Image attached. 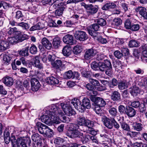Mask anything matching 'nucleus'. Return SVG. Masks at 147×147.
<instances>
[{
	"instance_id": "nucleus-1",
	"label": "nucleus",
	"mask_w": 147,
	"mask_h": 147,
	"mask_svg": "<svg viewBox=\"0 0 147 147\" xmlns=\"http://www.w3.org/2000/svg\"><path fill=\"white\" fill-rule=\"evenodd\" d=\"M10 139L12 147H27L26 144L28 145H31V140L29 138H26L25 139L20 138L16 140L15 137L11 135Z\"/></svg>"
},
{
	"instance_id": "nucleus-2",
	"label": "nucleus",
	"mask_w": 147,
	"mask_h": 147,
	"mask_svg": "<svg viewBox=\"0 0 147 147\" xmlns=\"http://www.w3.org/2000/svg\"><path fill=\"white\" fill-rule=\"evenodd\" d=\"M80 125L78 124L71 123L69 125L68 129L66 133V135L71 138H75L76 136L81 134Z\"/></svg>"
},
{
	"instance_id": "nucleus-3",
	"label": "nucleus",
	"mask_w": 147,
	"mask_h": 147,
	"mask_svg": "<svg viewBox=\"0 0 147 147\" xmlns=\"http://www.w3.org/2000/svg\"><path fill=\"white\" fill-rule=\"evenodd\" d=\"M96 101L92 104V108L94 109L96 113L97 114L100 113L102 111L101 107H104L106 104V102L102 98L97 97Z\"/></svg>"
},
{
	"instance_id": "nucleus-4",
	"label": "nucleus",
	"mask_w": 147,
	"mask_h": 147,
	"mask_svg": "<svg viewBox=\"0 0 147 147\" xmlns=\"http://www.w3.org/2000/svg\"><path fill=\"white\" fill-rule=\"evenodd\" d=\"M33 142L31 145H28L31 147H41L42 143V142L41 136L38 134H35L32 136Z\"/></svg>"
},
{
	"instance_id": "nucleus-5",
	"label": "nucleus",
	"mask_w": 147,
	"mask_h": 147,
	"mask_svg": "<svg viewBox=\"0 0 147 147\" xmlns=\"http://www.w3.org/2000/svg\"><path fill=\"white\" fill-rule=\"evenodd\" d=\"M84 126L87 127L85 130L83 131L84 132L92 135H95L96 134V132L92 128L94 126L93 122L92 121L86 120Z\"/></svg>"
},
{
	"instance_id": "nucleus-6",
	"label": "nucleus",
	"mask_w": 147,
	"mask_h": 147,
	"mask_svg": "<svg viewBox=\"0 0 147 147\" xmlns=\"http://www.w3.org/2000/svg\"><path fill=\"white\" fill-rule=\"evenodd\" d=\"M100 27L97 23H94L90 25L89 28L88 29V31L89 34L93 37L97 36L98 32L97 31L99 29Z\"/></svg>"
},
{
	"instance_id": "nucleus-7",
	"label": "nucleus",
	"mask_w": 147,
	"mask_h": 147,
	"mask_svg": "<svg viewBox=\"0 0 147 147\" xmlns=\"http://www.w3.org/2000/svg\"><path fill=\"white\" fill-rule=\"evenodd\" d=\"M60 105L63 111L66 115L71 116L75 113V111L72 108L67 104L62 103H61Z\"/></svg>"
},
{
	"instance_id": "nucleus-8",
	"label": "nucleus",
	"mask_w": 147,
	"mask_h": 147,
	"mask_svg": "<svg viewBox=\"0 0 147 147\" xmlns=\"http://www.w3.org/2000/svg\"><path fill=\"white\" fill-rule=\"evenodd\" d=\"M84 7L86 8L88 15H92L96 14L98 8L97 5H94L92 4H85Z\"/></svg>"
},
{
	"instance_id": "nucleus-9",
	"label": "nucleus",
	"mask_w": 147,
	"mask_h": 147,
	"mask_svg": "<svg viewBox=\"0 0 147 147\" xmlns=\"http://www.w3.org/2000/svg\"><path fill=\"white\" fill-rule=\"evenodd\" d=\"M74 36L77 40L82 41H84L88 39V36L86 33L80 30L75 32Z\"/></svg>"
},
{
	"instance_id": "nucleus-10",
	"label": "nucleus",
	"mask_w": 147,
	"mask_h": 147,
	"mask_svg": "<svg viewBox=\"0 0 147 147\" xmlns=\"http://www.w3.org/2000/svg\"><path fill=\"white\" fill-rule=\"evenodd\" d=\"M96 53V50L93 48L86 49L84 57L85 59L89 60L92 58Z\"/></svg>"
},
{
	"instance_id": "nucleus-11",
	"label": "nucleus",
	"mask_w": 147,
	"mask_h": 147,
	"mask_svg": "<svg viewBox=\"0 0 147 147\" xmlns=\"http://www.w3.org/2000/svg\"><path fill=\"white\" fill-rule=\"evenodd\" d=\"M91 107V103L90 99L86 97H84L82 101L81 105V112H84L86 109H90Z\"/></svg>"
},
{
	"instance_id": "nucleus-12",
	"label": "nucleus",
	"mask_w": 147,
	"mask_h": 147,
	"mask_svg": "<svg viewBox=\"0 0 147 147\" xmlns=\"http://www.w3.org/2000/svg\"><path fill=\"white\" fill-rule=\"evenodd\" d=\"M101 118L104 125L106 127L110 129L113 128V123L114 118L110 119L105 116H103Z\"/></svg>"
},
{
	"instance_id": "nucleus-13",
	"label": "nucleus",
	"mask_w": 147,
	"mask_h": 147,
	"mask_svg": "<svg viewBox=\"0 0 147 147\" xmlns=\"http://www.w3.org/2000/svg\"><path fill=\"white\" fill-rule=\"evenodd\" d=\"M63 41L65 43L69 45L75 44L76 43L73 36L69 34H67L64 36L63 38Z\"/></svg>"
},
{
	"instance_id": "nucleus-14",
	"label": "nucleus",
	"mask_w": 147,
	"mask_h": 147,
	"mask_svg": "<svg viewBox=\"0 0 147 147\" xmlns=\"http://www.w3.org/2000/svg\"><path fill=\"white\" fill-rule=\"evenodd\" d=\"M37 121V119L35 120V122L36 123L35 127L37 128L39 132L43 135L48 127L40 122H36Z\"/></svg>"
},
{
	"instance_id": "nucleus-15",
	"label": "nucleus",
	"mask_w": 147,
	"mask_h": 147,
	"mask_svg": "<svg viewBox=\"0 0 147 147\" xmlns=\"http://www.w3.org/2000/svg\"><path fill=\"white\" fill-rule=\"evenodd\" d=\"M31 89L33 91H36L40 87V85L38 80L36 78H33L30 80Z\"/></svg>"
},
{
	"instance_id": "nucleus-16",
	"label": "nucleus",
	"mask_w": 147,
	"mask_h": 147,
	"mask_svg": "<svg viewBox=\"0 0 147 147\" xmlns=\"http://www.w3.org/2000/svg\"><path fill=\"white\" fill-rule=\"evenodd\" d=\"M136 110L133 107L129 106L126 107L125 111L126 114L129 117H132L136 115Z\"/></svg>"
},
{
	"instance_id": "nucleus-17",
	"label": "nucleus",
	"mask_w": 147,
	"mask_h": 147,
	"mask_svg": "<svg viewBox=\"0 0 147 147\" xmlns=\"http://www.w3.org/2000/svg\"><path fill=\"white\" fill-rule=\"evenodd\" d=\"M135 10L144 19H147V11L145 8L142 7H139L137 8Z\"/></svg>"
},
{
	"instance_id": "nucleus-18",
	"label": "nucleus",
	"mask_w": 147,
	"mask_h": 147,
	"mask_svg": "<svg viewBox=\"0 0 147 147\" xmlns=\"http://www.w3.org/2000/svg\"><path fill=\"white\" fill-rule=\"evenodd\" d=\"M111 98L112 100L115 102H118L121 100V94L117 91H114L112 92Z\"/></svg>"
},
{
	"instance_id": "nucleus-19",
	"label": "nucleus",
	"mask_w": 147,
	"mask_h": 147,
	"mask_svg": "<svg viewBox=\"0 0 147 147\" xmlns=\"http://www.w3.org/2000/svg\"><path fill=\"white\" fill-rule=\"evenodd\" d=\"M81 134L76 136V138H80L83 144L86 143L90 139L91 135L89 134L84 135L83 133L81 132Z\"/></svg>"
},
{
	"instance_id": "nucleus-20",
	"label": "nucleus",
	"mask_w": 147,
	"mask_h": 147,
	"mask_svg": "<svg viewBox=\"0 0 147 147\" xmlns=\"http://www.w3.org/2000/svg\"><path fill=\"white\" fill-rule=\"evenodd\" d=\"M9 48V43L7 40L4 39L0 42V52H2Z\"/></svg>"
},
{
	"instance_id": "nucleus-21",
	"label": "nucleus",
	"mask_w": 147,
	"mask_h": 147,
	"mask_svg": "<svg viewBox=\"0 0 147 147\" xmlns=\"http://www.w3.org/2000/svg\"><path fill=\"white\" fill-rule=\"evenodd\" d=\"M41 42L43 46L47 49L50 50L52 48L51 43L46 38H43Z\"/></svg>"
},
{
	"instance_id": "nucleus-22",
	"label": "nucleus",
	"mask_w": 147,
	"mask_h": 147,
	"mask_svg": "<svg viewBox=\"0 0 147 147\" xmlns=\"http://www.w3.org/2000/svg\"><path fill=\"white\" fill-rule=\"evenodd\" d=\"M3 82L7 86H12L13 84V80L12 78L7 76L3 78L2 79Z\"/></svg>"
},
{
	"instance_id": "nucleus-23",
	"label": "nucleus",
	"mask_w": 147,
	"mask_h": 147,
	"mask_svg": "<svg viewBox=\"0 0 147 147\" xmlns=\"http://www.w3.org/2000/svg\"><path fill=\"white\" fill-rule=\"evenodd\" d=\"M41 121L46 124L50 125H52V121L50 117L47 115H44L40 118Z\"/></svg>"
},
{
	"instance_id": "nucleus-24",
	"label": "nucleus",
	"mask_w": 147,
	"mask_h": 147,
	"mask_svg": "<svg viewBox=\"0 0 147 147\" xmlns=\"http://www.w3.org/2000/svg\"><path fill=\"white\" fill-rule=\"evenodd\" d=\"M130 92L133 96H136L140 93V90L138 87L136 86H133L129 88Z\"/></svg>"
},
{
	"instance_id": "nucleus-25",
	"label": "nucleus",
	"mask_w": 147,
	"mask_h": 147,
	"mask_svg": "<svg viewBox=\"0 0 147 147\" xmlns=\"http://www.w3.org/2000/svg\"><path fill=\"white\" fill-rule=\"evenodd\" d=\"M46 82L51 85L57 84L59 83V81L57 78L52 76L48 78Z\"/></svg>"
},
{
	"instance_id": "nucleus-26",
	"label": "nucleus",
	"mask_w": 147,
	"mask_h": 147,
	"mask_svg": "<svg viewBox=\"0 0 147 147\" xmlns=\"http://www.w3.org/2000/svg\"><path fill=\"white\" fill-rule=\"evenodd\" d=\"M116 5L113 3L109 2L105 4L102 9L103 10H107L110 9H114L116 7Z\"/></svg>"
},
{
	"instance_id": "nucleus-27",
	"label": "nucleus",
	"mask_w": 147,
	"mask_h": 147,
	"mask_svg": "<svg viewBox=\"0 0 147 147\" xmlns=\"http://www.w3.org/2000/svg\"><path fill=\"white\" fill-rule=\"evenodd\" d=\"M44 28L45 26L43 24L38 22L35 25L32 26L29 30L30 31H34L35 30L42 29Z\"/></svg>"
},
{
	"instance_id": "nucleus-28",
	"label": "nucleus",
	"mask_w": 147,
	"mask_h": 147,
	"mask_svg": "<svg viewBox=\"0 0 147 147\" xmlns=\"http://www.w3.org/2000/svg\"><path fill=\"white\" fill-rule=\"evenodd\" d=\"M8 34L10 35H18L21 33L20 31H18L16 28H9L7 32Z\"/></svg>"
},
{
	"instance_id": "nucleus-29",
	"label": "nucleus",
	"mask_w": 147,
	"mask_h": 147,
	"mask_svg": "<svg viewBox=\"0 0 147 147\" xmlns=\"http://www.w3.org/2000/svg\"><path fill=\"white\" fill-rule=\"evenodd\" d=\"M71 103L74 106V107L76 109H81V105L82 103L78 99H77L76 98H74L72 100L71 102Z\"/></svg>"
},
{
	"instance_id": "nucleus-30",
	"label": "nucleus",
	"mask_w": 147,
	"mask_h": 147,
	"mask_svg": "<svg viewBox=\"0 0 147 147\" xmlns=\"http://www.w3.org/2000/svg\"><path fill=\"white\" fill-rule=\"evenodd\" d=\"M62 52L63 55L66 56H69L71 53V49L70 46H66L63 48Z\"/></svg>"
},
{
	"instance_id": "nucleus-31",
	"label": "nucleus",
	"mask_w": 147,
	"mask_h": 147,
	"mask_svg": "<svg viewBox=\"0 0 147 147\" xmlns=\"http://www.w3.org/2000/svg\"><path fill=\"white\" fill-rule=\"evenodd\" d=\"M49 110L51 113V114H52V113L53 114H55V113H57L59 116L62 115L64 114L62 111L60 109H57V108L56 106H55L54 107H52L51 109H49Z\"/></svg>"
},
{
	"instance_id": "nucleus-32",
	"label": "nucleus",
	"mask_w": 147,
	"mask_h": 147,
	"mask_svg": "<svg viewBox=\"0 0 147 147\" xmlns=\"http://www.w3.org/2000/svg\"><path fill=\"white\" fill-rule=\"evenodd\" d=\"M29 48V47L28 46L24 48L19 51V54L24 57L28 56L29 55L28 52Z\"/></svg>"
},
{
	"instance_id": "nucleus-33",
	"label": "nucleus",
	"mask_w": 147,
	"mask_h": 147,
	"mask_svg": "<svg viewBox=\"0 0 147 147\" xmlns=\"http://www.w3.org/2000/svg\"><path fill=\"white\" fill-rule=\"evenodd\" d=\"M54 135V133L53 130L48 127L43 136L45 137L50 138L53 137Z\"/></svg>"
},
{
	"instance_id": "nucleus-34",
	"label": "nucleus",
	"mask_w": 147,
	"mask_h": 147,
	"mask_svg": "<svg viewBox=\"0 0 147 147\" xmlns=\"http://www.w3.org/2000/svg\"><path fill=\"white\" fill-rule=\"evenodd\" d=\"M140 43L137 40L132 39L129 41V46L130 47H137L140 46Z\"/></svg>"
},
{
	"instance_id": "nucleus-35",
	"label": "nucleus",
	"mask_w": 147,
	"mask_h": 147,
	"mask_svg": "<svg viewBox=\"0 0 147 147\" xmlns=\"http://www.w3.org/2000/svg\"><path fill=\"white\" fill-rule=\"evenodd\" d=\"M61 42L59 37H56L54 38L53 41V45L55 48H57L59 46Z\"/></svg>"
},
{
	"instance_id": "nucleus-36",
	"label": "nucleus",
	"mask_w": 147,
	"mask_h": 147,
	"mask_svg": "<svg viewBox=\"0 0 147 147\" xmlns=\"http://www.w3.org/2000/svg\"><path fill=\"white\" fill-rule=\"evenodd\" d=\"M62 64V62L61 60L57 59L51 64L53 67L56 69H59L61 67Z\"/></svg>"
},
{
	"instance_id": "nucleus-37",
	"label": "nucleus",
	"mask_w": 147,
	"mask_h": 147,
	"mask_svg": "<svg viewBox=\"0 0 147 147\" xmlns=\"http://www.w3.org/2000/svg\"><path fill=\"white\" fill-rule=\"evenodd\" d=\"M132 128L135 130L140 131L142 130V125L140 123H134L132 124Z\"/></svg>"
},
{
	"instance_id": "nucleus-38",
	"label": "nucleus",
	"mask_w": 147,
	"mask_h": 147,
	"mask_svg": "<svg viewBox=\"0 0 147 147\" xmlns=\"http://www.w3.org/2000/svg\"><path fill=\"white\" fill-rule=\"evenodd\" d=\"M82 48L81 46L77 45L75 46L73 49V52L76 55L80 53L82 51Z\"/></svg>"
},
{
	"instance_id": "nucleus-39",
	"label": "nucleus",
	"mask_w": 147,
	"mask_h": 147,
	"mask_svg": "<svg viewBox=\"0 0 147 147\" xmlns=\"http://www.w3.org/2000/svg\"><path fill=\"white\" fill-rule=\"evenodd\" d=\"M18 42H22L28 39V36L26 35H22L21 34L16 36Z\"/></svg>"
},
{
	"instance_id": "nucleus-40",
	"label": "nucleus",
	"mask_w": 147,
	"mask_h": 147,
	"mask_svg": "<svg viewBox=\"0 0 147 147\" xmlns=\"http://www.w3.org/2000/svg\"><path fill=\"white\" fill-rule=\"evenodd\" d=\"M3 59L5 62L4 64L6 65H8L11 63V57L7 55H3Z\"/></svg>"
},
{
	"instance_id": "nucleus-41",
	"label": "nucleus",
	"mask_w": 147,
	"mask_h": 147,
	"mask_svg": "<svg viewBox=\"0 0 147 147\" xmlns=\"http://www.w3.org/2000/svg\"><path fill=\"white\" fill-rule=\"evenodd\" d=\"M120 125L121 128L124 130L129 131L130 130L129 126L126 123L124 122H120Z\"/></svg>"
},
{
	"instance_id": "nucleus-42",
	"label": "nucleus",
	"mask_w": 147,
	"mask_h": 147,
	"mask_svg": "<svg viewBox=\"0 0 147 147\" xmlns=\"http://www.w3.org/2000/svg\"><path fill=\"white\" fill-rule=\"evenodd\" d=\"M127 87V84L124 81H121L118 84V88L120 90L125 89Z\"/></svg>"
},
{
	"instance_id": "nucleus-43",
	"label": "nucleus",
	"mask_w": 147,
	"mask_h": 147,
	"mask_svg": "<svg viewBox=\"0 0 147 147\" xmlns=\"http://www.w3.org/2000/svg\"><path fill=\"white\" fill-rule=\"evenodd\" d=\"M100 135L101 139L102 142H111V139L109 138L108 136L106 134H100Z\"/></svg>"
},
{
	"instance_id": "nucleus-44",
	"label": "nucleus",
	"mask_w": 147,
	"mask_h": 147,
	"mask_svg": "<svg viewBox=\"0 0 147 147\" xmlns=\"http://www.w3.org/2000/svg\"><path fill=\"white\" fill-rule=\"evenodd\" d=\"M109 114L113 117H115L117 115V110L115 107L109 108Z\"/></svg>"
},
{
	"instance_id": "nucleus-45",
	"label": "nucleus",
	"mask_w": 147,
	"mask_h": 147,
	"mask_svg": "<svg viewBox=\"0 0 147 147\" xmlns=\"http://www.w3.org/2000/svg\"><path fill=\"white\" fill-rule=\"evenodd\" d=\"M17 25L22 27L23 29L26 30H28L30 28V26L29 24L24 22L18 23L17 24Z\"/></svg>"
},
{
	"instance_id": "nucleus-46",
	"label": "nucleus",
	"mask_w": 147,
	"mask_h": 147,
	"mask_svg": "<svg viewBox=\"0 0 147 147\" xmlns=\"http://www.w3.org/2000/svg\"><path fill=\"white\" fill-rule=\"evenodd\" d=\"M29 49L30 53L32 54H35L37 52V48L34 45H31Z\"/></svg>"
},
{
	"instance_id": "nucleus-47",
	"label": "nucleus",
	"mask_w": 147,
	"mask_h": 147,
	"mask_svg": "<svg viewBox=\"0 0 147 147\" xmlns=\"http://www.w3.org/2000/svg\"><path fill=\"white\" fill-rule=\"evenodd\" d=\"M96 22L99 26H105L107 24L106 21L102 18L97 19Z\"/></svg>"
},
{
	"instance_id": "nucleus-48",
	"label": "nucleus",
	"mask_w": 147,
	"mask_h": 147,
	"mask_svg": "<svg viewBox=\"0 0 147 147\" xmlns=\"http://www.w3.org/2000/svg\"><path fill=\"white\" fill-rule=\"evenodd\" d=\"M59 8L55 11V13L56 15L60 16L62 15L65 7L64 6H61Z\"/></svg>"
},
{
	"instance_id": "nucleus-49",
	"label": "nucleus",
	"mask_w": 147,
	"mask_h": 147,
	"mask_svg": "<svg viewBox=\"0 0 147 147\" xmlns=\"http://www.w3.org/2000/svg\"><path fill=\"white\" fill-rule=\"evenodd\" d=\"M47 58L48 60L51 62V64H52L57 59V57H56L55 55L53 54L49 55L47 57Z\"/></svg>"
},
{
	"instance_id": "nucleus-50",
	"label": "nucleus",
	"mask_w": 147,
	"mask_h": 147,
	"mask_svg": "<svg viewBox=\"0 0 147 147\" xmlns=\"http://www.w3.org/2000/svg\"><path fill=\"white\" fill-rule=\"evenodd\" d=\"M141 53V51L140 48L135 49L133 52V55L136 58H139Z\"/></svg>"
},
{
	"instance_id": "nucleus-51",
	"label": "nucleus",
	"mask_w": 147,
	"mask_h": 147,
	"mask_svg": "<svg viewBox=\"0 0 147 147\" xmlns=\"http://www.w3.org/2000/svg\"><path fill=\"white\" fill-rule=\"evenodd\" d=\"M99 66V63L95 61L93 62L91 64V68L94 70H98Z\"/></svg>"
},
{
	"instance_id": "nucleus-52",
	"label": "nucleus",
	"mask_w": 147,
	"mask_h": 147,
	"mask_svg": "<svg viewBox=\"0 0 147 147\" xmlns=\"http://www.w3.org/2000/svg\"><path fill=\"white\" fill-rule=\"evenodd\" d=\"M91 73L90 71H83L82 72V76L86 78H90Z\"/></svg>"
},
{
	"instance_id": "nucleus-53",
	"label": "nucleus",
	"mask_w": 147,
	"mask_h": 147,
	"mask_svg": "<svg viewBox=\"0 0 147 147\" xmlns=\"http://www.w3.org/2000/svg\"><path fill=\"white\" fill-rule=\"evenodd\" d=\"M89 82L94 86H100V84L98 81L92 78H89Z\"/></svg>"
},
{
	"instance_id": "nucleus-54",
	"label": "nucleus",
	"mask_w": 147,
	"mask_h": 147,
	"mask_svg": "<svg viewBox=\"0 0 147 147\" xmlns=\"http://www.w3.org/2000/svg\"><path fill=\"white\" fill-rule=\"evenodd\" d=\"M114 55L118 59H120L123 56L122 53L118 50L115 51L114 53Z\"/></svg>"
},
{
	"instance_id": "nucleus-55",
	"label": "nucleus",
	"mask_w": 147,
	"mask_h": 147,
	"mask_svg": "<svg viewBox=\"0 0 147 147\" xmlns=\"http://www.w3.org/2000/svg\"><path fill=\"white\" fill-rule=\"evenodd\" d=\"M126 109V107H125L124 106L121 105L119 106L118 110L119 113L121 114H125Z\"/></svg>"
},
{
	"instance_id": "nucleus-56",
	"label": "nucleus",
	"mask_w": 147,
	"mask_h": 147,
	"mask_svg": "<svg viewBox=\"0 0 147 147\" xmlns=\"http://www.w3.org/2000/svg\"><path fill=\"white\" fill-rule=\"evenodd\" d=\"M8 40L9 42L12 44H16L18 42L16 36L13 37L9 38Z\"/></svg>"
},
{
	"instance_id": "nucleus-57",
	"label": "nucleus",
	"mask_w": 147,
	"mask_h": 147,
	"mask_svg": "<svg viewBox=\"0 0 147 147\" xmlns=\"http://www.w3.org/2000/svg\"><path fill=\"white\" fill-rule=\"evenodd\" d=\"M73 73L71 70H69L65 73L64 77L65 78H72Z\"/></svg>"
},
{
	"instance_id": "nucleus-58",
	"label": "nucleus",
	"mask_w": 147,
	"mask_h": 147,
	"mask_svg": "<svg viewBox=\"0 0 147 147\" xmlns=\"http://www.w3.org/2000/svg\"><path fill=\"white\" fill-rule=\"evenodd\" d=\"M122 22V20L119 18H115L113 20V23L117 26L121 25Z\"/></svg>"
},
{
	"instance_id": "nucleus-59",
	"label": "nucleus",
	"mask_w": 147,
	"mask_h": 147,
	"mask_svg": "<svg viewBox=\"0 0 147 147\" xmlns=\"http://www.w3.org/2000/svg\"><path fill=\"white\" fill-rule=\"evenodd\" d=\"M106 65L104 63L102 62L99 63L98 70H99L101 71H104L106 70Z\"/></svg>"
},
{
	"instance_id": "nucleus-60",
	"label": "nucleus",
	"mask_w": 147,
	"mask_h": 147,
	"mask_svg": "<svg viewBox=\"0 0 147 147\" xmlns=\"http://www.w3.org/2000/svg\"><path fill=\"white\" fill-rule=\"evenodd\" d=\"M23 15L21 11H18L16 12L15 18L16 19H20V20H22L23 19Z\"/></svg>"
},
{
	"instance_id": "nucleus-61",
	"label": "nucleus",
	"mask_w": 147,
	"mask_h": 147,
	"mask_svg": "<svg viewBox=\"0 0 147 147\" xmlns=\"http://www.w3.org/2000/svg\"><path fill=\"white\" fill-rule=\"evenodd\" d=\"M107 56L101 54H99L97 55L96 57L97 60L100 61H102L106 58Z\"/></svg>"
},
{
	"instance_id": "nucleus-62",
	"label": "nucleus",
	"mask_w": 147,
	"mask_h": 147,
	"mask_svg": "<svg viewBox=\"0 0 147 147\" xmlns=\"http://www.w3.org/2000/svg\"><path fill=\"white\" fill-rule=\"evenodd\" d=\"M105 63H104L106 65V67L107 69H108L109 70H111L112 69V67L111 63L110 61L107 59L104 60Z\"/></svg>"
},
{
	"instance_id": "nucleus-63",
	"label": "nucleus",
	"mask_w": 147,
	"mask_h": 147,
	"mask_svg": "<svg viewBox=\"0 0 147 147\" xmlns=\"http://www.w3.org/2000/svg\"><path fill=\"white\" fill-rule=\"evenodd\" d=\"M60 119L61 121L63 123H68L69 121V118L66 117L65 114L60 116Z\"/></svg>"
},
{
	"instance_id": "nucleus-64",
	"label": "nucleus",
	"mask_w": 147,
	"mask_h": 147,
	"mask_svg": "<svg viewBox=\"0 0 147 147\" xmlns=\"http://www.w3.org/2000/svg\"><path fill=\"white\" fill-rule=\"evenodd\" d=\"M64 141L63 139L60 137H57L54 140V143L57 145H60Z\"/></svg>"
}]
</instances>
